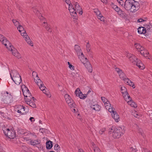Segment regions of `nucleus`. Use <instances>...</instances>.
<instances>
[{
	"mask_svg": "<svg viewBox=\"0 0 152 152\" xmlns=\"http://www.w3.org/2000/svg\"><path fill=\"white\" fill-rule=\"evenodd\" d=\"M127 57L131 62L134 64L136 65L140 69H143L144 68L145 66L141 63L140 60L137 59L135 56L129 54L127 55Z\"/></svg>",
	"mask_w": 152,
	"mask_h": 152,
	"instance_id": "nucleus-1",
	"label": "nucleus"
},
{
	"mask_svg": "<svg viewBox=\"0 0 152 152\" xmlns=\"http://www.w3.org/2000/svg\"><path fill=\"white\" fill-rule=\"evenodd\" d=\"M17 29L21 33V35L23 36L25 38V41L26 42L31 46H33V44L31 41L29 37L27 35V34L25 30H24L23 27L20 24L18 25V27Z\"/></svg>",
	"mask_w": 152,
	"mask_h": 152,
	"instance_id": "nucleus-2",
	"label": "nucleus"
},
{
	"mask_svg": "<svg viewBox=\"0 0 152 152\" xmlns=\"http://www.w3.org/2000/svg\"><path fill=\"white\" fill-rule=\"evenodd\" d=\"M1 98V101L3 103L9 104L13 101L12 96L8 91L2 93Z\"/></svg>",
	"mask_w": 152,
	"mask_h": 152,
	"instance_id": "nucleus-3",
	"label": "nucleus"
},
{
	"mask_svg": "<svg viewBox=\"0 0 152 152\" xmlns=\"http://www.w3.org/2000/svg\"><path fill=\"white\" fill-rule=\"evenodd\" d=\"M10 75L13 81L15 84L19 85L21 83L22 79L21 77L18 72L15 70H14L10 74Z\"/></svg>",
	"mask_w": 152,
	"mask_h": 152,
	"instance_id": "nucleus-4",
	"label": "nucleus"
},
{
	"mask_svg": "<svg viewBox=\"0 0 152 152\" xmlns=\"http://www.w3.org/2000/svg\"><path fill=\"white\" fill-rule=\"evenodd\" d=\"M101 99L104 103L105 107L106 109L108 110V111L110 113H112L111 114V115L112 118H114V110L113 109V107H111L109 102L104 97H101Z\"/></svg>",
	"mask_w": 152,
	"mask_h": 152,
	"instance_id": "nucleus-5",
	"label": "nucleus"
},
{
	"mask_svg": "<svg viewBox=\"0 0 152 152\" xmlns=\"http://www.w3.org/2000/svg\"><path fill=\"white\" fill-rule=\"evenodd\" d=\"M144 2L141 1L139 2L137 1L134 0L133 1V6L132 8L131 12H135L137 11L140 7L142 9L143 7L142 5H143Z\"/></svg>",
	"mask_w": 152,
	"mask_h": 152,
	"instance_id": "nucleus-6",
	"label": "nucleus"
},
{
	"mask_svg": "<svg viewBox=\"0 0 152 152\" xmlns=\"http://www.w3.org/2000/svg\"><path fill=\"white\" fill-rule=\"evenodd\" d=\"M64 98L66 99V103L70 107H73L74 108L76 107V104L74 103L73 99L68 94H66L65 95Z\"/></svg>",
	"mask_w": 152,
	"mask_h": 152,
	"instance_id": "nucleus-7",
	"label": "nucleus"
},
{
	"mask_svg": "<svg viewBox=\"0 0 152 152\" xmlns=\"http://www.w3.org/2000/svg\"><path fill=\"white\" fill-rule=\"evenodd\" d=\"M116 7L115 8V10L119 16L123 18H126L127 16V15L121 9L118 7L117 5H115Z\"/></svg>",
	"mask_w": 152,
	"mask_h": 152,
	"instance_id": "nucleus-8",
	"label": "nucleus"
},
{
	"mask_svg": "<svg viewBox=\"0 0 152 152\" xmlns=\"http://www.w3.org/2000/svg\"><path fill=\"white\" fill-rule=\"evenodd\" d=\"M134 1V0H126L124 3V7L126 10L127 11L130 10L131 12Z\"/></svg>",
	"mask_w": 152,
	"mask_h": 152,
	"instance_id": "nucleus-9",
	"label": "nucleus"
},
{
	"mask_svg": "<svg viewBox=\"0 0 152 152\" xmlns=\"http://www.w3.org/2000/svg\"><path fill=\"white\" fill-rule=\"evenodd\" d=\"M124 131L122 129V128L120 127H117L115 129V136L116 138H119L123 134Z\"/></svg>",
	"mask_w": 152,
	"mask_h": 152,
	"instance_id": "nucleus-10",
	"label": "nucleus"
},
{
	"mask_svg": "<svg viewBox=\"0 0 152 152\" xmlns=\"http://www.w3.org/2000/svg\"><path fill=\"white\" fill-rule=\"evenodd\" d=\"M80 61L82 63L86 68L88 70V71L90 72H91L92 71V67L91 64L88 62V60L87 58H85L84 62L82 61V60L80 59Z\"/></svg>",
	"mask_w": 152,
	"mask_h": 152,
	"instance_id": "nucleus-11",
	"label": "nucleus"
},
{
	"mask_svg": "<svg viewBox=\"0 0 152 152\" xmlns=\"http://www.w3.org/2000/svg\"><path fill=\"white\" fill-rule=\"evenodd\" d=\"M23 94L25 97V99L26 101H31V94L29 90L28 89L26 90V92H23Z\"/></svg>",
	"mask_w": 152,
	"mask_h": 152,
	"instance_id": "nucleus-12",
	"label": "nucleus"
},
{
	"mask_svg": "<svg viewBox=\"0 0 152 152\" xmlns=\"http://www.w3.org/2000/svg\"><path fill=\"white\" fill-rule=\"evenodd\" d=\"M6 132H4L5 135L9 138L14 139L15 137V133L13 131H9L6 133Z\"/></svg>",
	"mask_w": 152,
	"mask_h": 152,
	"instance_id": "nucleus-13",
	"label": "nucleus"
},
{
	"mask_svg": "<svg viewBox=\"0 0 152 152\" xmlns=\"http://www.w3.org/2000/svg\"><path fill=\"white\" fill-rule=\"evenodd\" d=\"M75 9L76 10L77 12L80 15H82L83 14L82 9L77 2L75 3Z\"/></svg>",
	"mask_w": 152,
	"mask_h": 152,
	"instance_id": "nucleus-14",
	"label": "nucleus"
},
{
	"mask_svg": "<svg viewBox=\"0 0 152 152\" xmlns=\"http://www.w3.org/2000/svg\"><path fill=\"white\" fill-rule=\"evenodd\" d=\"M25 107L23 105H19L18 107L16 108V110L17 111L18 113H20L21 114H23L24 113L23 112L25 111Z\"/></svg>",
	"mask_w": 152,
	"mask_h": 152,
	"instance_id": "nucleus-15",
	"label": "nucleus"
},
{
	"mask_svg": "<svg viewBox=\"0 0 152 152\" xmlns=\"http://www.w3.org/2000/svg\"><path fill=\"white\" fill-rule=\"evenodd\" d=\"M116 66H115V70L118 74L120 78H122V77L125 76V74L123 72L121 69L116 67Z\"/></svg>",
	"mask_w": 152,
	"mask_h": 152,
	"instance_id": "nucleus-16",
	"label": "nucleus"
},
{
	"mask_svg": "<svg viewBox=\"0 0 152 152\" xmlns=\"http://www.w3.org/2000/svg\"><path fill=\"white\" fill-rule=\"evenodd\" d=\"M36 78H37V79H36L34 78V80L37 85L39 86L43 85V83L40 80V79H39V78L38 76V75L37 74H36Z\"/></svg>",
	"mask_w": 152,
	"mask_h": 152,
	"instance_id": "nucleus-17",
	"label": "nucleus"
},
{
	"mask_svg": "<svg viewBox=\"0 0 152 152\" xmlns=\"http://www.w3.org/2000/svg\"><path fill=\"white\" fill-rule=\"evenodd\" d=\"M137 31L140 34H145L146 32V30L145 27H140L138 28Z\"/></svg>",
	"mask_w": 152,
	"mask_h": 152,
	"instance_id": "nucleus-18",
	"label": "nucleus"
},
{
	"mask_svg": "<svg viewBox=\"0 0 152 152\" xmlns=\"http://www.w3.org/2000/svg\"><path fill=\"white\" fill-rule=\"evenodd\" d=\"M3 44L6 47V48H7L9 50H10L11 51L12 50V49L11 47V44L7 40L6 41H5L4 44Z\"/></svg>",
	"mask_w": 152,
	"mask_h": 152,
	"instance_id": "nucleus-19",
	"label": "nucleus"
},
{
	"mask_svg": "<svg viewBox=\"0 0 152 152\" xmlns=\"http://www.w3.org/2000/svg\"><path fill=\"white\" fill-rule=\"evenodd\" d=\"M90 107L96 111H99L100 110L101 107L98 104L91 105Z\"/></svg>",
	"mask_w": 152,
	"mask_h": 152,
	"instance_id": "nucleus-20",
	"label": "nucleus"
},
{
	"mask_svg": "<svg viewBox=\"0 0 152 152\" xmlns=\"http://www.w3.org/2000/svg\"><path fill=\"white\" fill-rule=\"evenodd\" d=\"M75 50L78 56H80V53L81 50L80 47L77 45H75Z\"/></svg>",
	"mask_w": 152,
	"mask_h": 152,
	"instance_id": "nucleus-21",
	"label": "nucleus"
},
{
	"mask_svg": "<svg viewBox=\"0 0 152 152\" xmlns=\"http://www.w3.org/2000/svg\"><path fill=\"white\" fill-rule=\"evenodd\" d=\"M13 55L17 57L18 58H20L21 57L20 54L18 53L17 50L16 49H14L11 51Z\"/></svg>",
	"mask_w": 152,
	"mask_h": 152,
	"instance_id": "nucleus-22",
	"label": "nucleus"
},
{
	"mask_svg": "<svg viewBox=\"0 0 152 152\" xmlns=\"http://www.w3.org/2000/svg\"><path fill=\"white\" fill-rule=\"evenodd\" d=\"M30 142L32 145H34L39 144L40 141L38 139L34 140H31L30 139Z\"/></svg>",
	"mask_w": 152,
	"mask_h": 152,
	"instance_id": "nucleus-23",
	"label": "nucleus"
},
{
	"mask_svg": "<svg viewBox=\"0 0 152 152\" xmlns=\"http://www.w3.org/2000/svg\"><path fill=\"white\" fill-rule=\"evenodd\" d=\"M46 144V148L47 149H50L53 146V142L50 140L47 141Z\"/></svg>",
	"mask_w": 152,
	"mask_h": 152,
	"instance_id": "nucleus-24",
	"label": "nucleus"
},
{
	"mask_svg": "<svg viewBox=\"0 0 152 152\" xmlns=\"http://www.w3.org/2000/svg\"><path fill=\"white\" fill-rule=\"evenodd\" d=\"M27 102V104L29 105V106H31V107L35 108L36 107V105L32 101H26Z\"/></svg>",
	"mask_w": 152,
	"mask_h": 152,
	"instance_id": "nucleus-25",
	"label": "nucleus"
},
{
	"mask_svg": "<svg viewBox=\"0 0 152 152\" xmlns=\"http://www.w3.org/2000/svg\"><path fill=\"white\" fill-rule=\"evenodd\" d=\"M120 120L119 116L116 112L115 111V121L116 122H118Z\"/></svg>",
	"mask_w": 152,
	"mask_h": 152,
	"instance_id": "nucleus-26",
	"label": "nucleus"
},
{
	"mask_svg": "<svg viewBox=\"0 0 152 152\" xmlns=\"http://www.w3.org/2000/svg\"><path fill=\"white\" fill-rule=\"evenodd\" d=\"M121 91H122L121 92V93L123 94V95L124 94H128V93L127 92V90L125 87L124 86L121 87Z\"/></svg>",
	"mask_w": 152,
	"mask_h": 152,
	"instance_id": "nucleus-27",
	"label": "nucleus"
},
{
	"mask_svg": "<svg viewBox=\"0 0 152 152\" xmlns=\"http://www.w3.org/2000/svg\"><path fill=\"white\" fill-rule=\"evenodd\" d=\"M125 76H123L122 78H120L124 80L125 83L127 85L128 83H129V81L130 80L126 76L125 74Z\"/></svg>",
	"mask_w": 152,
	"mask_h": 152,
	"instance_id": "nucleus-28",
	"label": "nucleus"
},
{
	"mask_svg": "<svg viewBox=\"0 0 152 152\" xmlns=\"http://www.w3.org/2000/svg\"><path fill=\"white\" fill-rule=\"evenodd\" d=\"M69 10L70 12L72 13V14H71V15H72L74 16H76L77 12V11H76V10H75V9H74V8H73L72 9H71Z\"/></svg>",
	"mask_w": 152,
	"mask_h": 152,
	"instance_id": "nucleus-29",
	"label": "nucleus"
},
{
	"mask_svg": "<svg viewBox=\"0 0 152 152\" xmlns=\"http://www.w3.org/2000/svg\"><path fill=\"white\" fill-rule=\"evenodd\" d=\"M123 97L126 101H127L129 100H132V99L129 96L128 93V94H124Z\"/></svg>",
	"mask_w": 152,
	"mask_h": 152,
	"instance_id": "nucleus-30",
	"label": "nucleus"
},
{
	"mask_svg": "<svg viewBox=\"0 0 152 152\" xmlns=\"http://www.w3.org/2000/svg\"><path fill=\"white\" fill-rule=\"evenodd\" d=\"M78 97H79L80 99H84L87 97V94H83L82 92H81L80 94L78 95Z\"/></svg>",
	"mask_w": 152,
	"mask_h": 152,
	"instance_id": "nucleus-31",
	"label": "nucleus"
},
{
	"mask_svg": "<svg viewBox=\"0 0 152 152\" xmlns=\"http://www.w3.org/2000/svg\"><path fill=\"white\" fill-rule=\"evenodd\" d=\"M7 39L3 35L0 34V41L2 42L3 44H4L5 41Z\"/></svg>",
	"mask_w": 152,
	"mask_h": 152,
	"instance_id": "nucleus-32",
	"label": "nucleus"
},
{
	"mask_svg": "<svg viewBox=\"0 0 152 152\" xmlns=\"http://www.w3.org/2000/svg\"><path fill=\"white\" fill-rule=\"evenodd\" d=\"M141 54H142L143 56L145 57H148L149 55L148 52L147 50H144L140 52Z\"/></svg>",
	"mask_w": 152,
	"mask_h": 152,
	"instance_id": "nucleus-33",
	"label": "nucleus"
},
{
	"mask_svg": "<svg viewBox=\"0 0 152 152\" xmlns=\"http://www.w3.org/2000/svg\"><path fill=\"white\" fill-rule=\"evenodd\" d=\"M54 149L57 152H60V146H59L58 144H56L54 146Z\"/></svg>",
	"mask_w": 152,
	"mask_h": 152,
	"instance_id": "nucleus-34",
	"label": "nucleus"
},
{
	"mask_svg": "<svg viewBox=\"0 0 152 152\" xmlns=\"http://www.w3.org/2000/svg\"><path fill=\"white\" fill-rule=\"evenodd\" d=\"M81 92V91H80V89L79 88H77L75 90V93L76 96H78V95L79 94H80Z\"/></svg>",
	"mask_w": 152,
	"mask_h": 152,
	"instance_id": "nucleus-35",
	"label": "nucleus"
},
{
	"mask_svg": "<svg viewBox=\"0 0 152 152\" xmlns=\"http://www.w3.org/2000/svg\"><path fill=\"white\" fill-rule=\"evenodd\" d=\"M86 49L88 52L90 51L91 50L90 45L88 42L86 45Z\"/></svg>",
	"mask_w": 152,
	"mask_h": 152,
	"instance_id": "nucleus-36",
	"label": "nucleus"
},
{
	"mask_svg": "<svg viewBox=\"0 0 152 152\" xmlns=\"http://www.w3.org/2000/svg\"><path fill=\"white\" fill-rule=\"evenodd\" d=\"M141 45H140L139 43H135L134 44V46L138 50H139L140 48H141Z\"/></svg>",
	"mask_w": 152,
	"mask_h": 152,
	"instance_id": "nucleus-37",
	"label": "nucleus"
},
{
	"mask_svg": "<svg viewBox=\"0 0 152 152\" xmlns=\"http://www.w3.org/2000/svg\"><path fill=\"white\" fill-rule=\"evenodd\" d=\"M46 88V87L43 85H42L41 86H39L40 89L42 91L43 93H45L44 91H45V89Z\"/></svg>",
	"mask_w": 152,
	"mask_h": 152,
	"instance_id": "nucleus-38",
	"label": "nucleus"
},
{
	"mask_svg": "<svg viewBox=\"0 0 152 152\" xmlns=\"http://www.w3.org/2000/svg\"><path fill=\"white\" fill-rule=\"evenodd\" d=\"M37 15H38L39 17V18L40 19L42 20V19L43 18V17L42 15L41 16V13L39 12L38 11L35 13Z\"/></svg>",
	"mask_w": 152,
	"mask_h": 152,
	"instance_id": "nucleus-39",
	"label": "nucleus"
},
{
	"mask_svg": "<svg viewBox=\"0 0 152 152\" xmlns=\"http://www.w3.org/2000/svg\"><path fill=\"white\" fill-rule=\"evenodd\" d=\"M127 85H129L130 86L134 88H135L134 83L130 80H129V83H128Z\"/></svg>",
	"mask_w": 152,
	"mask_h": 152,
	"instance_id": "nucleus-40",
	"label": "nucleus"
},
{
	"mask_svg": "<svg viewBox=\"0 0 152 152\" xmlns=\"http://www.w3.org/2000/svg\"><path fill=\"white\" fill-rule=\"evenodd\" d=\"M130 152H137V151L136 148H133V147L130 148Z\"/></svg>",
	"mask_w": 152,
	"mask_h": 152,
	"instance_id": "nucleus-41",
	"label": "nucleus"
},
{
	"mask_svg": "<svg viewBox=\"0 0 152 152\" xmlns=\"http://www.w3.org/2000/svg\"><path fill=\"white\" fill-rule=\"evenodd\" d=\"M94 152H101V150L97 147H95L94 148Z\"/></svg>",
	"mask_w": 152,
	"mask_h": 152,
	"instance_id": "nucleus-42",
	"label": "nucleus"
},
{
	"mask_svg": "<svg viewBox=\"0 0 152 152\" xmlns=\"http://www.w3.org/2000/svg\"><path fill=\"white\" fill-rule=\"evenodd\" d=\"M12 21L15 26H17L18 25H19V22L15 19H13Z\"/></svg>",
	"mask_w": 152,
	"mask_h": 152,
	"instance_id": "nucleus-43",
	"label": "nucleus"
},
{
	"mask_svg": "<svg viewBox=\"0 0 152 152\" xmlns=\"http://www.w3.org/2000/svg\"><path fill=\"white\" fill-rule=\"evenodd\" d=\"M68 64L69 65V68L72 70H74V66L72 65L69 62H68Z\"/></svg>",
	"mask_w": 152,
	"mask_h": 152,
	"instance_id": "nucleus-44",
	"label": "nucleus"
},
{
	"mask_svg": "<svg viewBox=\"0 0 152 152\" xmlns=\"http://www.w3.org/2000/svg\"><path fill=\"white\" fill-rule=\"evenodd\" d=\"M46 26L45 27V28L48 31L50 32H51L52 31L50 30V28L48 26V24H46Z\"/></svg>",
	"mask_w": 152,
	"mask_h": 152,
	"instance_id": "nucleus-45",
	"label": "nucleus"
},
{
	"mask_svg": "<svg viewBox=\"0 0 152 152\" xmlns=\"http://www.w3.org/2000/svg\"><path fill=\"white\" fill-rule=\"evenodd\" d=\"M119 4L123 6L124 4V1L122 0H116Z\"/></svg>",
	"mask_w": 152,
	"mask_h": 152,
	"instance_id": "nucleus-46",
	"label": "nucleus"
},
{
	"mask_svg": "<svg viewBox=\"0 0 152 152\" xmlns=\"http://www.w3.org/2000/svg\"><path fill=\"white\" fill-rule=\"evenodd\" d=\"M131 106L132 107H134L135 108L137 107V104L135 102L133 101L132 103Z\"/></svg>",
	"mask_w": 152,
	"mask_h": 152,
	"instance_id": "nucleus-47",
	"label": "nucleus"
},
{
	"mask_svg": "<svg viewBox=\"0 0 152 152\" xmlns=\"http://www.w3.org/2000/svg\"><path fill=\"white\" fill-rule=\"evenodd\" d=\"M105 131V129L104 128L102 129L99 131V133L102 134L103 132H104Z\"/></svg>",
	"mask_w": 152,
	"mask_h": 152,
	"instance_id": "nucleus-48",
	"label": "nucleus"
},
{
	"mask_svg": "<svg viewBox=\"0 0 152 152\" xmlns=\"http://www.w3.org/2000/svg\"><path fill=\"white\" fill-rule=\"evenodd\" d=\"M94 12L96 13L97 16L101 14L100 12L98 10H96L94 11Z\"/></svg>",
	"mask_w": 152,
	"mask_h": 152,
	"instance_id": "nucleus-49",
	"label": "nucleus"
},
{
	"mask_svg": "<svg viewBox=\"0 0 152 152\" xmlns=\"http://www.w3.org/2000/svg\"><path fill=\"white\" fill-rule=\"evenodd\" d=\"M126 101L127 102V103L129 104V105L131 106L132 103V102H133V100L132 99V100H128L127 101Z\"/></svg>",
	"mask_w": 152,
	"mask_h": 152,
	"instance_id": "nucleus-50",
	"label": "nucleus"
},
{
	"mask_svg": "<svg viewBox=\"0 0 152 152\" xmlns=\"http://www.w3.org/2000/svg\"><path fill=\"white\" fill-rule=\"evenodd\" d=\"M145 21V20H144L143 19L141 18L137 20V22H142L143 21Z\"/></svg>",
	"mask_w": 152,
	"mask_h": 152,
	"instance_id": "nucleus-51",
	"label": "nucleus"
},
{
	"mask_svg": "<svg viewBox=\"0 0 152 152\" xmlns=\"http://www.w3.org/2000/svg\"><path fill=\"white\" fill-rule=\"evenodd\" d=\"M149 150L145 148H144L142 151V152H148Z\"/></svg>",
	"mask_w": 152,
	"mask_h": 152,
	"instance_id": "nucleus-52",
	"label": "nucleus"
},
{
	"mask_svg": "<svg viewBox=\"0 0 152 152\" xmlns=\"http://www.w3.org/2000/svg\"><path fill=\"white\" fill-rule=\"evenodd\" d=\"M73 8H74V7H73L72 5L71 4H69V9H68L69 10L71 9H72Z\"/></svg>",
	"mask_w": 152,
	"mask_h": 152,
	"instance_id": "nucleus-53",
	"label": "nucleus"
},
{
	"mask_svg": "<svg viewBox=\"0 0 152 152\" xmlns=\"http://www.w3.org/2000/svg\"><path fill=\"white\" fill-rule=\"evenodd\" d=\"M32 10L35 13H36L37 11L38 10L36 9V8L35 7H33L32 8Z\"/></svg>",
	"mask_w": 152,
	"mask_h": 152,
	"instance_id": "nucleus-54",
	"label": "nucleus"
},
{
	"mask_svg": "<svg viewBox=\"0 0 152 152\" xmlns=\"http://www.w3.org/2000/svg\"><path fill=\"white\" fill-rule=\"evenodd\" d=\"M80 56H81L82 57H83V58H85L84 57V56L83 54V53L82 52V51H81V53H80Z\"/></svg>",
	"mask_w": 152,
	"mask_h": 152,
	"instance_id": "nucleus-55",
	"label": "nucleus"
},
{
	"mask_svg": "<svg viewBox=\"0 0 152 152\" xmlns=\"http://www.w3.org/2000/svg\"><path fill=\"white\" fill-rule=\"evenodd\" d=\"M101 21H104V17L103 16H101V17L99 19Z\"/></svg>",
	"mask_w": 152,
	"mask_h": 152,
	"instance_id": "nucleus-56",
	"label": "nucleus"
},
{
	"mask_svg": "<svg viewBox=\"0 0 152 152\" xmlns=\"http://www.w3.org/2000/svg\"><path fill=\"white\" fill-rule=\"evenodd\" d=\"M144 48L143 47H142V46H141V48H140L139 50L140 51V52H141L142 51H144Z\"/></svg>",
	"mask_w": 152,
	"mask_h": 152,
	"instance_id": "nucleus-57",
	"label": "nucleus"
},
{
	"mask_svg": "<svg viewBox=\"0 0 152 152\" xmlns=\"http://www.w3.org/2000/svg\"><path fill=\"white\" fill-rule=\"evenodd\" d=\"M101 16H103L102 14H100L97 16L98 18L99 19L101 17Z\"/></svg>",
	"mask_w": 152,
	"mask_h": 152,
	"instance_id": "nucleus-58",
	"label": "nucleus"
},
{
	"mask_svg": "<svg viewBox=\"0 0 152 152\" xmlns=\"http://www.w3.org/2000/svg\"><path fill=\"white\" fill-rule=\"evenodd\" d=\"M110 6L112 8H113L114 7V5L113 3V2H111V4H110Z\"/></svg>",
	"mask_w": 152,
	"mask_h": 152,
	"instance_id": "nucleus-59",
	"label": "nucleus"
},
{
	"mask_svg": "<svg viewBox=\"0 0 152 152\" xmlns=\"http://www.w3.org/2000/svg\"><path fill=\"white\" fill-rule=\"evenodd\" d=\"M101 1L103 3H106L107 2V0H101Z\"/></svg>",
	"mask_w": 152,
	"mask_h": 152,
	"instance_id": "nucleus-60",
	"label": "nucleus"
},
{
	"mask_svg": "<svg viewBox=\"0 0 152 152\" xmlns=\"http://www.w3.org/2000/svg\"><path fill=\"white\" fill-rule=\"evenodd\" d=\"M24 134H25V135H28V136H29V135H32V134H27V133H24Z\"/></svg>",
	"mask_w": 152,
	"mask_h": 152,
	"instance_id": "nucleus-61",
	"label": "nucleus"
},
{
	"mask_svg": "<svg viewBox=\"0 0 152 152\" xmlns=\"http://www.w3.org/2000/svg\"><path fill=\"white\" fill-rule=\"evenodd\" d=\"M34 119V118L33 117H31L29 118V120L31 121H32V120Z\"/></svg>",
	"mask_w": 152,
	"mask_h": 152,
	"instance_id": "nucleus-62",
	"label": "nucleus"
},
{
	"mask_svg": "<svg viewBox=\"0 0 152 152\" xmlns=\"http://www.w3.org/2000/svg\"><path fill=\"white\" fill-rule=\"evenodd\" d=\"M84 151H83L82 149H80L78 150V152H83Z\"/></svg>",
	"mask_w": 152,
	"mask_h": 152,
	"instance_id": "nucleus-63",
	"label": "nucleus"
},
{
	"mask_svg": "<svg viewBox=\"0 0 152 152\" xmlns=\"http://www.w3.org/2000/svg\"><path fill=\"white\" fill-rule=\"evenodd\" d=\"M91 89H89L88 91L87 94H87H87H88L90 92H91Z\"/></svg>",
	"mask_w": 152,
	"mask_h": 152,
	"instance_id": "nucleus-64",
	"label": "nucleus"
}]
</instances>
